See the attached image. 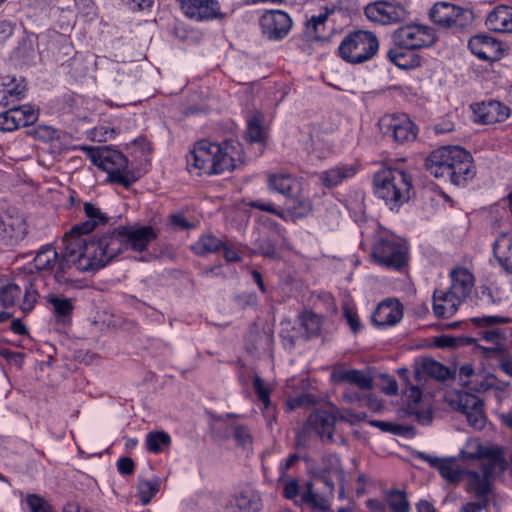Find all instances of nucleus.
<instances>
[{
  "instance_id": "11",
  "label": "nucleus",
  "mask_w": 512,
  "mask_h": 512,
  "mask_svg": "<svg viewBox=\"0 0 512 512\" xmlns=\"http://www.w3.org/2000/svg\"><path fill=\"white\" fill-rule=\"evenodd\" d=\"M392 40L398 48L412 51L433 46L437 41V34L429 25L408 23L393 32Z\"/></svg>"
},
{
  "instance_id": "62",
  "label": "nucleus",
  "mask_w": 512,
  "mask_h": 512,
  "mask_svg": "<svg viewBox=\"0 0 512 512\" xmlns=\"http://www.w3.org/2000/svg\"><path fill=\"white\" fill-rule=\"evenodd\" d=\"M169 221L174 228L181 230H186L191 227L190 222L185 218L184 214L180 212L170 214Z\"/></svg>"
},
{
  "instance_id": "35",
  "label": "nucleus",
  "mask_w": 512,
  "mask_h": 512,
  "mask_svg": "<svg viewBox=\"0 0 512 512\" xmlns=\"http://www.w3.org/2000/svg\"><path fill=\"white\" fill-rule=\"evenodd\" d=\"M493 253L499 264L512 273V233H502L496 238Z\"/></svg>"
},
{
  "instance_id": "5",
  "label": "nucleus",
  "mask_w": 512,
  "mask_h": 512,
  "mask_svg": "<svg viewBox=\"0 0 512 512\" xmlns=\"http://www.w3.org/2000/svg\"><path fill=\"white\" fill-rule=\"evenodd\" d=\"M412 188L411 174L403 169L383 167L373 176L374 195L392 211L409 201Z\"/></svg>"
},
{
  "instance_id": "38",
  "label": "nucleus",
  "mask_w": 512,
  "mask_h": 512,
  "mask_svg": "<svg viewBox=\"0 0 512 512\" xmlns=\"http://www.w3.org/2000/svg\"><path fill=\"white\" fill-rule=\"evenodd\" d=\"M224 247V241L212 234L202 235L192 246L191 250L198 256L218 253Z\"/></svg>"
},
{
  "instance_id": "43",
  "label": "nucleus",
  "mask_w": 512,
  "mask_h": 512,
  "mask_svg": "<svg viewBox=\"0 0 512 512\" xmlns=\"http://www.w3.org/2000/svg\"><path fill=\"white\" fill-rule=\"evenodd\" d=\"M300 319L308 338L317 337L320 334L323 325V318L320 315L312 311H304Z\"/></svg>"
},
{
  "instance_id": "46",
  "label": "nucleus",
  "mask_w": 512,
  "mask_h": 512,
  "mask_svg": "<svg viewBox=\"0 0 512 512\" xmlns=\"http://www.w3.org/2000/svg\"><path fill=\"white\" fill-rule=\"evenodd\" d=\"M29 512H55L50 502L36 493H28L24 500Z\"/></svg>"
},
{
  "instance_id": "57",
  "label": "nucleus",
  "mask_w": 512,
  "mask_h": 512,
  "mask_svg": "<svg viewBox=\"0 0 512 512\" xmlns=\"http://www.w3.org/2000/svg\"><path fill=\"white\" fill-rule=\"evenodd\" d=\"M300 460V456L297 453L290 454L284 461H282L279 465V480H284L287 476V472L290 468H292L298 461Z\"/></svg>"
},
{
  "instance_id": "31",
  "label": "nucleus",
  "mask_w": 512,
  "mask_h": 512,
  "mask_svg": "<svg viewBox=\"0 0 512 512\" xmlns=\"http://www.w3.org/2000/svg\"><path fill=\"white\" fill-rule=\"evenodd\" d=\"M472 323L478 327H485L484 331L481 332V338L489 343L500 347L501 341L504 339V334L497 328H490L491 326L499 323H507L508 320L505 317L500 316H483L474 317L471 319Z\"/></svg>"
},
{
  "instance_id": "40",
  "label": "nucleus",
  "mask_w": 512,
  "mask_h": 512,
  "mask_svg": "<svg viewBox=\"0 0 512 512\" xmlns=\"http://www.w3.org/2000/svg\"><path fill=\"white\" fill-rule=\"evenodd\" d=\"M246 139L251 143H264L266 136L262 126L261 113H254L247 119Z\"/></svg>"
},
{
  "instance_id": "10",
  "label": "nucleus",
  "mask_w": 512,
  "mask_h": 512,
  "mask_svg": "<svg viewBox=\"0 0 512 512\" xmlns=\"http://www.w3.org/2000/svg\"><path fill=\"white\" fill-rule=\"evenodd\" d=\"M378 49L379 41L374 33L356 30L341 41L338 55L347 63L360 64L373 58Z\"/></svg>"
},
{
  "instance_id": "18",
  "label": "nucleus",
  "mask_w": 512,
  "mask_h": 512,
  "mask_svg": "<svg viewBox=\"0 0 512 512\" xmlns=\"http://www.w3.org/2000/svg\"><path fill=\"white\" fill-rule=\"evenodd\" d=\"M468 48L478 59L488 62L502 59L507 50L503 42L487 34H476L470 37Z\"/></svg>"
},
{
  "instance_id": "20",
  "label": "nucleus",
  "mask_w": 512,
  "mask_h": 512,
  "mask_svg": "<svg viewBox=\"0 0 512 512\" xmlns=\"http://www.w3.org/2000/svg\"><path fill=\"white\" fill-rule=\"evenodd\" d=\"M225 507L228 512H260L263 504L260 493L245 485L229 497Z\"/></svg>"
},
{
  "instance_id": "44",
  "label": "nucleus",
  "mask_w": 512,
  "mask_h": 512,
  "mask_svg": "<svg viewBox=\"0 0 512 512\" xmlns=\"http://www.w3.org/2000/svg\"><path fill=\"white\" fill-rule=\"evenodd\" d=\"M160 485V479L157 477L152 480L140 479L137 484V493L141 503L144 505L150 503L152 498L159 492Z\"/></svg>"
},
{
  "instance_id": "4",
  "label": "nucleus",
  "mask_w": 512,
  "mask_h": 512,
  "mask_svg": "<svg viewBox=\"0 0 512 512\" xmlns=\"http://www.w3.org/2000/svg\"><path fill=\"white\" fill-rule=\"evenodd\" d=\"M157 238L158 232L150 225L119 226L102 234L96 242L106 266L128 248L136 252L147 250L149 244Z\"/></svg>"
},
{
  "instance_id": "37",
  "label": "nucleus",
  "mask_w": 512,
  "mask_h": 512,
  "mask_svg": "<svg viewBox=\"0 0 512 512\" xmlns=\"http://www.w3.org/2000/svg\"><path fill=\"white\" fill-rule=\"evenodd\" d=\"M384 499L391 512H411V504L405 489H389L385 492Z\"/></svg>"
},
{
  "instance_id": "53",
  "label": "nucleus",
  "mask_w": 512,
  "mask_h": 512,
  "mask_svg": "<svg viewBox=\"0 0 512 512\" xmlns=\"http://www.w3.org/2000/svg\"><path fill=\"white\" fill-rule=\"evenodd\" d=\"M477 375L475 379L469 381V389L474 392H486L495 386L496 377L490 375L486 378Z\"/></svg>"
},
{
  "instance_id": "6",
  "label": "nucleus",
  "mask_w": 512,
  "mask_h": 512,
  "mask_svg": "<svg viewBox=\"0 0 512 512\" xmlns=\"http://www.w3.org/2000/svg\"><path fill=\"white\" fill-rule=\"evenodd\" d=\"M44 284L45 279L40 274L19 271L0 287V304L6 309L18 306L24 313H29L40 297L39 287Z\"/></svg>"
},
{
  "instance_id": "52",
  "label": "nucleus",
  "mask_w": 512,
  "mask_h": 512,
  "mask_svg": "<svg viewBox=\"0 0 512 512\" xmlns=\"http://www.w3.org/2000/svg\"><path fill=\"white\" fill-rule=\"evenodd\" d=\"M343 317L345 318V320L353 334H357L362 330V328H363L362 322L357 313V310L354 307H350L347 305L344 306L343 307Z\"/></svg>"
},
{
  "instance_id": "49",
  "label": "nucleus",
  "mask_w": 512,
  "mask_h": 512,
  "mask_svg": "<svg viewBox=\"0 0 512 512\" xmlns=\"http://www.w3.org/2000/svg\"><path fill=\"white\" fill-rule=\"evenodd\" d=\"M13 109L15 112H18L16 115L17 118H20L19 123L21 127L33 125L38 119V111L30 105L13 107Z\"/></svg>"
},
{
  "instance_id": "47",
  "label": "nucleus",
  "mask_w": 512,
  "mask_h": 512,
  "mask_svg": "<svg viewBox=\"0 0 512 512\" xmlns=\"http://www.w3.org/2000/svg\"><path fill=\"white\" fill-rule=\"evenodd\" d=\"M17 113L13 107L0 113V131L13 132L21 127Z\"/></svg>"
},
{
  "instance_id": "50",
  "label": "nucleus",
  "mask_w": 512,
  "mask_h": 512,
  "mask_svg": "<svg viewBox=\"0 0 512 512\" xmlns=\"http://www.w3.org/2000/svg\"><path fill=\"white\" fill-rule=\"evenodd\" d=\"M423 370L427 375L437 380L446 379L449 373L448 368L444 364L433 359H429L423 363Z\"/></svg>"
},
{
  "instance_id": "58",
  "label": "nucleus",
  "mask_w": 512,
  "mask_h": 512,
  "mask_svg": "<svg viewBox=\"0 0 512 512\" xmlns=\"http://www.w3.org/2000/svg\"><path fill=\"white\" fill-rule=\"evenodd\" d=\"M299 482L297 479H289L283 488V496L288 500H294L299 495Z\"/></svg>"
},
{
  "instance_id": "3",
  "label": "nucleus",
  "mask_w": 512,
  "mask_h": 512,
  "mask_svg": "<svg viewBox=\"0 0 512 512\" xmlns=\"http://www.w3.org/2000/svg\"><path fill=\"white\" fill-rule=\"evenodd\" d=\"M425 167L430 175L456 187H466L476 176L473 156L458 145L432 150L425 159Z\"/></svg>"
},
{
  "instance_id": "51",
  "label": "nucleus",
  "mask_w": 512,
  "mask_h": 512,
  "mask_svg": "<svg viewBox=\"0 0 512 512\" xmlns=\"http://www.w3.org/2000/svg\"><path fill=\"white\" fill-rule=\"evenodd\" d=\"M233 437L238 446L245 448L253 443V436L247 425L236 424L233 426Z\"/></svg>"
},
{
  "instance_id": "9",
  "label": "nucleus",
  "mask_w": 512,
  "mask_h": 512,
  "mask_svg": "<svg viewBox=\"0 0 512 512\" xmlns=\"http://www.w3.org/2000/svg\"><path fill=\"white\" fill-rule=\"evenodd\" d=\"M71 206L78 212L77 217L81 218L79 223L74 224L64 236L77 242L81 246L88 245L91 241L98 240L101 236H94L87 240L96 229L106 226L109 223L110 216L103 212L101 208L92 202L81 201L70 197Z\"/></svg>"
},
{
  "instance_id": "14",
  "label": "nucleus",
  "mask_w": 512,
  "mask_h": 512,
  "mask_svg": "<svg viewBox=\"0 0 512 512\" xmlns=\"http://www.w3.org/2000/svg\"><path fill=\"white\" fill-rule=\"evenodd\" d=\"M366 18L380 25H393L403 22L408 17L406 8L394 1L378 0L364 7Z\"/></svg>"
},
{
  "instance_id": "19",
  "label": "nucleus",
  "mask_w": 512,
  "mask_h": 512,
  "mask_svg": "<svg viewBox=\"0 0 512 512\" xmlns=\"http://www.w3.org/2000/svg\"><path fill=\"white\" fill-rule=\"evenodd\" d=\"M458 410L465 415L469 425L475 430H482L487 421L484 401L477 395L463 392L458 396Z\"/></svg>"
},
{
  "instance_id": "2",
  "label": "nucleus",
  "mask_w": 512,
  "mask_h": 512,
  "mask_svg": "<svg viewBox=\"0 0 512 512\" xmlns=\"http://www.w3.org/2000/svg\"><path fill=\"white\" fill-rule=\"evenodd\" d=\"M63 251L55 263L54 280L66 288H79L80 280L75 278L76 272L98 271L105 267V262L99 254L100 246L96 240L81 246L75 241L63 236Z\"/></svg>"
},
{
  "instance_id": "39",
  "label": "nucleus",
  "mask_w": 512,
  "mask_h": 512,
  "mask_svg": "<svg viewBox=\"0 0 512 512\" xmlns=\"http://www.w3.org/2000/svg\"><path fill=\"white\" fill-rule=\"evenodd\" d=\"M171 436L165 431H150L146 434L145 445L152 454H161L171 446Z\"/></svg>"
},
{
  "instance_id": "29",
  "label": "nucleus",
  "mask_w": 512,
  "mask_h": 512,
  "mask_svg": "<svg viewBox=\"0 0 512 512\" xmlns=\"http://www.w3.org/2000/svg\"><path fill=\"white\" fill-rule=\"evenodd\" d=\"M332 498V496L317 493L312 482H307L305 490L301 493L300 499L295 500V504L306 507L310 512H333Z\"/></svg>"
},
{
  "instance_id": "27",
  "label": "nucleus",
  "mask_w": 512,
  "mask_h": 512,
  "mask_svg": "<svg viewBox=\"0 0 512 512\" xmlns=\"http://www.w3.org/2000/svg\"><path fill=\"white\" fill-rule=\"evenodd\" d=\"M450 287L448 290L464 301L472 292L475 277L469 269L463 266L453 268L450 273Z\"/></svg>"
},
{
  "instance_id": "25",
  "label": "nucleus",
  "mask_w": 512,
  "mask_h": 512,
  "mask_svg": "<svg viewBox=\"0 0 512 512\" xmlns=\"http://www.w3.org/2000/svg\"><path fill=\"white\" fill-rule=\"evenodd\" d=\"M463 301L450 290L435 289L432 296V308L435 317L450 318L458 310Z\"/></svg>"
},
{
  "instance_id": "33",
  "label": "nucleus",
  "mask_w": 512,
  "mask_h": 512,
  "mask_svg": "<svg viewBox=\"0 0 512 512\" xmlns=\"http://www.w3.org/2000/svg\"><path fill=\"white\" fill-rule=\"evenodd\" d=\"M359 171V167L353 164H339L321 174V182L326 188H334L343 181L353 178Z\"/></svg>"
},
{
  "instance_id": "56",
  "label": "nucleus",
  "mask_w": 512,
  "mask_h": 512,
  "mask_svg": "<svg viewBox=\"0 0 512 512\" xmlns=\"http://www.w3.org/2000/svg\"><path fill=\"white\" fill-rule=\"evenodd\" d=\"M330 11L326 9L325 12L320 13L318 15L311 16L310 19L307 20L306 26L308 29H312L315 35L318 34L319 28L323 27L328 19Z\"/></svg>"
},
{
  "instance_id": "60",
  "label": "nucleus",
  "mask_w": 512,
  "mask_h": 512,
  "mask_svg": "<svg viewBox=\"0 0 512 512\" xmlns=\"http://www.w3.org/2000/svg\"><path fill=\"white\" fill-rule=\"evenodd\" d=\"M313 403L312 397L308 394H301L299 396L290 398L287 401L289 410H294L300 407H305Z\"/></svg>"
},
{
  "instance_id": "36",
  "label": "nucleus",
  "mask_w": 512,
  "mask_h": 512,
  "mask_svg": "<svg viewBox=\"0 0 512 512\" xmlns=\"http://www.w3.org/2000/svg\"><path fill=\"white\" fill-rule=\"evenodd\" d=\"M332 378L336 382H347L354 384L363 390L372 388V379L365 375L363 371L358 369L350 368L335 370L332 373Z\"/></svg>"
},
{
  "instance_id": "48",
  "label": "nucleus",
  "mask_w": 512,
  "mask_h": 512,
  "mask_svg": "<svg viewBox=\"0 0 512 512\" xmlns=\"http://www.w3.org/2000/svg\"><path fill=\"white\" fill-rule=\"evenodd\" d=\"M0 233L3 237L9 238L10 240H19L23 238L24 227L21 222L15 223L12 219L8 221L3 220V224L0 227Z\"/></svg>"
},
{
  "instance_id": "54",
  "label": "nucleus",
  "mask_w": 512,
  "mask_h": 512,
  "mask_svg": "<svg viewBox=\"0 0 512 512\" xmlns=\"http://www.w3.org/2000/svg\"><path fill=\"white\" fill-rule=\"evenodd\" d=\"M235 302L242 309L254 307L258 303V296L254 292H242L235 297Z\"/></svg>"
},
{
  "instance_id": "8",
  "label": "nucleus",
  "mask_w": 512,
  "mask_h": 512,
  "mask_svg": "<svg viewBox=\"0 0 512 512\" xmlns=\"http://www.w3.org/2000/svg\"><path fill=\"white\" fill-rule=\"evenodd\" d=\"M409 242L390 231L380 232L373 241L371 257L373 261L390 271H403L409 262Z\"/></svg>"
},
{
  "instance_id": "22",
  "label": "nucleus",
  "mask_w": 512,
  "mask_h": 512,
  "mask_svg": "<svg viewBox=\"0 0 512 512\" xmlns=\"http://www.w3.org/2000/svg\"><path fill=\"white\" fill-rule=\"evenodd\" d=\"M473 113L475 122L482 125H491L508 119L511 109L500 101L489 100L475 104Z\"/></svg>"
},
{
  "instance_id": "28",
  "label": "nucleus",
  "mask_w": 512,
  "mask_h": 512,
  "mask_svg": "<svg viewBox=\"0 0 512 512\" xmlns=\"http://www.w3.org/2000/svg\"><path fill=\"white\" fill-rule=\"evenodd\" d=\"M491 468L485 467L483 474L474 470H467L465 475L468 476L466 491L473 494L476 500H490L492 485L489 480Z\"/></svg>"
},
{
  "instance_id": "16",
  "label": "nucleus",
  "mask_w": 512,
  "mask_h": 512,
  "mask_svg": "<svg viewBox=\"0 0 512 512\" xmlns=\"http://www.w3.org/2000/svg\"><path fill=\"white\" fill-rule=\"evenodd\" d=\"M262 34L269 40H282L292 28L290 15L282 10H268L259 19Z\"/></svg>"
},
{
  "instance_id": "55",
  "label": "nucleus",
  "mask_w": 512,
  "mask_h": 512,
  "mask_svg": "<svg viewBox=\"0 0 512 512\" xmlns=\"http://www.w3.org/2000/svg\"><path fill=\"white\" fill-rule=\"evenodd\" d=\"M371 426L377 427L384 432H390L397 435L403 434L404 427L388 421L372 420L369 422Z\"/></svg>"
},
{
  "instance_id": "23",
  "label": "nucleus",
  "mask_w": 512,
  "mask_h": 512,
  "mask_svg": "<svg viewBox=\"0 0 512 512\" xmlns=\"http://www.w3.org/2000/svg\"><path fill=\"white\" fill-rule=\"evenodd\" d=\"M185 16L197 21L212 20L220 15L217 0H178Z\"/></svg>"
},
{
  "instance_id": "15",
  "label": "nucleus",
  "mask_w": 512,
  "mask_h": 512,
  "mask_svg": "<svg viewBox=\"0 0 512 512\" xmlns=\"http://www.w3.org/2000/svg\"><path fill=\"white\" fill-rule=\"evenodd\" d=\"M404 317V306L397 298H386L379 302L371 314V325L378 330H387L398 325Z\"/></svg>"
},
{
  "instance_id": "13",
  "label": "nucleus",
  "mask_w": 512,
  "mask_h": 512,
  "mask_svg": "<svg viewBox=\"0 0 512 512\" xmlns=\"http://www.w3.org/2000/svg\"><path fill=\"white\" fill-rule=\"evenodd\" d=\"M429 19L443 28L462 30L473 21V12L453 3L439 1L433 4L428 13Z\"/></svg>"
},
{
  "instance_id": "24",
  "label": "nucleus",
  "mask_w": 512,
  "mask_h": 512,
  "mask_svg": "<svg viewBox=\"0 0 512 512\" xmlns=\"http://www.w3.org/2000/svg\"><path fill=\"white\" fill-rule=\"evenodd\" d=\"M267 185L270 191L279 193L286 198H297L302 190L301 181L288 173H272L268 176Z\"/></svg>"
},
{
  "instance_id": "26",
  "label": "nucleus",
  "mask_w": 512,
  "mask_h": 512,
  "mask_svg": "<svg viewBox=\"0 0 512 512\" xmlns=\"http://www.w3.org/2000/svg\"><path fill=\"white\" fill-rule=\"evenodd\" d=\"M338 416L335 412L318 409L308 417V423L324 441H332Z\"/></svg>"
},
{
  "instance_id": "21",
  "label": "nucleus",
  "mask_w": 512,
  "mask_h": 512,
  "mask_svg": "<svg viewBox=\"0 0 512 512\" xmlns=\"http://www.w3.org/2000/svg\"><path fill=\"white\" fill-rule=\"evenodd\" d=\"M418 458L437 469L440 476L449 484H458L467 471L459 466L455 458H440L424 452H420Z\"/></svg>"
},
{
  "instance_id": "30",
  "label": "nucleus",
  "mask_w": 512,
  "mask_h": 512,
  "mask_svg": "<svg viewBox=\"0 0 512 512\" xmlns=\"http://www.w3.org/2000/svg\"><path fill=\"white\" fill-rule=\"evenodd\" d=\"M485 25L490 31L512 33V6L497 5L486 16Z\"/></svg>"
},
{
  "instance_id": "1",
  "label": "nucleus",
  "mask_w": 512,
  "mask_h": 512,
  "mask_svg": "<svg viewBox=\"0 0 512 512\" xmlns=\"http://www.w3.org/2000/svg\"><path fill=\"white\" fill-rule=\"evenodd\" d=\"M241 155L242 147L236 140L226 139L217 143L201 139L186 156L187 169L198 176L218 175L233 170Z\"/></svg>"
},
{
  "instance_id": "61",
  "label": "nucleus",
  "mask_w": 512,
  "mask_h": 512,
  "mask_svg": "<svg viewBox=\"0 0 512 512\" xmlns=\"http://www.w3.org/2000/svg\"><path fill=\"white\" fill-rule=\"evenodd\" d=\"M459 340L451 335H440L434 338V344L438 348H456L459 344Z\"/></svg>"
},
{
  "instance_id": "41",
  "label": "nucleus",
  "mask_w": 512,
  "mask_h": 512,
  "mask_svg": "<svg viewBox=\"0 0 512 512\" xmlns=\"http://www.w3.org/2000/svg\"><path fill=\"white\" fill-rule=\"evenodd\" d=\"M484 356L486 358L495 359L498 362L501 371L512 378V356H510L503 348H484Z\"/></svg>"
},
{
  "instance_id": "32",
  "label": "nucleus",
  "mask_w": 512,
  "mask_h": 512,
  "mask_svg": "<svg viewBox=\"0 0 512 512\" xmlns=\"http://www.w3.org/2000/svg\"><path fill=\"white\" fill-rule=\"evenodd\" d=\"M57 260V251L54 247L47 245L38 251L29 267L24 268L22 271H32L35 274H40L44 279L42 272H48L51 274Z\"/></svg>"
},
{
  "instance_id": "34",
  "label": "nucleus",
  "mask_w": 512,
  "mask_h": 512,
  "mask_svg": "<svg viewBox=\"0 0 512 512\" xmlns=\"http://www.w3.org/2000/svg\"><path fill=\"white\" fill-rule=\"evenodd\" d=\"M27 85L23 78L17 80L15 77L3 82L0 86V105L8 106L25 97Z\"/></svg>"
},
{
  "instance_id": "63",
  "label": "nucleus",
  "mask_w": 512,
  "mask_h": 512,
  "mask_svg": "<svg viewBox=\"0 0 512 512\" xmlns=\"http://www.w3.org/2000/svg\"><path fill=\"white\" fill-rule=\"evenodd\" d=\"M490 500H477L465 503L460 512H482L489 506Z\"/></svg>"
},
{
  "instance_id": "45",
  "label": "nucleus",
  "mask_w": 512,
  "mask_h": 512,
  "mask_svg": "<svg viewBox=\"0 0 512 512\" xmlns=\"http://www.w3.org/2000/svg\"><path fill=\"white\" fill-rule=\"evenodd\" d=\"M403 50L405 49L395 46L387 51L386 56L395 66L401 69H410L414 66V57Z\"/></svg>"
},
{
  "instance_id": "12",
  "label": "nucleus",
  "mask_w": 512,
  "mask_h": 512,
  "mask_svg": "<svg viewBox=\"0 0 512 512\" xmlns=\"http://www.w3.org/2000/svg\"><path fill=\"white\" fill-rule=\"evenodd\" d=\"M378 125L383 137L396 144L412 142L418 135L416 124L405 113L384 115Z\"/></svg>"
},
{
  "instance_id": "64",
  "label": "nucleus",
  "mask_w": 512,
  "mask_h": 512,
  "mask_svg": "<svg viewBox=\"0 0 512 512\" xmlns=\"http://www.w3.org/2000/svg\"><path fill=\"white\" fill-rule=\"evenodd\" d=\"M477 297L483 304H494L496 299L494 298L493 289L487 285H481L477 291Z\"/></svg>"
},
{
  "instance_id": "17",
  "label": "nucleus",
  "mask_w": 512,
  "mask_h": 512,
  "mask_svg": "<svg viewBox=\"0 0 512 512\" xmlns=\"http://www.w3.org/2000/svg\"><path fill=\"white\" fill-rule=\"evenodd\" d=\"M44 299L54 325L63 330L70 328L73 324L75 299L56 293H48Z\"/></svg>"
},
{
  "instance_id": "7",
  "label": "nucleus",
  "mask_w": 512,
  "mask_h": 512,
  "mask_svg": "<svg viewBox=\"0 0 512 512\" xmlns=\"http://www.w3.org/2000/svg\"><path fill=\"white\" fill-rule=\"evenodd\" d=\"M88 157L94 165L107 173V180L128 189L141 178L138 168H130L128 158L108 146L90 148Z\"/></svg>"
},
{
  "instance_id": "42",
  "label": "nucleus",
  "mask_w": 512,
  "mask_h": 512,
  "mask_svg": "<svg viewBox=\"0 0 512 512\" xmlns=\"http://www.w3.org/2000/svg\"><path fill=\"white\" fill-rule=\"evenodd\" d=\"M252 385L258 401L262 404V413L266 417V413H268L271 406L270 396L272 388L265 384L264 380L259 375L253 377Z\"/></svg>"
},
{
  "instance_id": "59",
  "label": "nucleus",
  "mask_w": 512,
  "mask_h": 512,
  "mask_svg": "<svg viewBox=\"0 0 512 512\" xmlns=\"http://www.w3.org/2000/svg\"><path fill=\"white\" fill-rule=\"evenodd\" d=\"M117 469L123 476L132 475L135 470V463L130 457H120L117 460Z\"/></svg>"
}]
</instances>
